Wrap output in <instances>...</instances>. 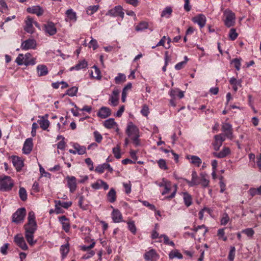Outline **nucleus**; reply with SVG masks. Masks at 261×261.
<instances>
[{
	"instance_id": "nucleus-1",
	"label": "nucleus",
	"mask_w": 261,
	"mask_h": 261,
	"mask_svg": "<svg viewBox=\"0 0 261 261\" xmlns=\"http://www.w3.org/2000/svg\"><path fill=\"white\" fill-rule=\"evenodd\" d=\"M37 227L35 213L31 211L28 214V222L24 225L25 238L31 246L34 245L36 243V241L34 240V234L37 230Z\"/></svg>"
},
{
	"instance_id": "nucleus-2",
	"label": "nucleus",
	"mask_w": 261,
	"mask_h": 261,
	"mask_svg": "<svg viewBox=\"0 0 261 261\" xmlns=\"http://www.w3.org/2000/svg\"><path fill=\"white\" fill-rule=\"evenodd\" d=\"M126 133L133 140V143L136 146L140 145V142L139 139L140 137L139 129L132 122L128 123L126 129Z\"/></svg>"
},
{
	"instance_id": "nucleus-3",
	"label": "nucleus",
	"mask_w": 261,
	"mask_h": 261,
	"mask_svg": "<svg viewBox=\"0 0 261 261\" xmlns=\"http://www.w3.org/2000/svg\"><path fill=\"white\" fill-rule=\"evenodd\" d=\"M16 62L19 65L23 64L25 65H34L35 64V59L32 58V55L30 53H27L25 55L19 54L15 60Z\"/></svg>"
},
{
	"instance_id": "nucleus-4",
	"label": "nucleus",
	"mask_w": 261,
	"mask_h": 261,
	"mask_svg": "<svg viewBox=\"0 0 261 261\" xmlns=\"http://www.w3.org/2000/svg\"><path fill=\"white\" fill-rule=\"evenodd\" d=\"M160 187H164V191L162 192V195H165L166 194L169 192L170 191L173 190V192L171 195L168 197V198H172L174 197L176 191L177 190V186L174 185V187H172L170 181L167 179L163 178L162 181L159 184Z\"/></svg>"
},
{
	"instance_id": "nucleus-5",
	"label": "nucleus",
	"mask_w": 261,
	"mask_h": 261,
	"mask_svg": "<svg viewBox=\"0 0 261 261\" xmlns=\"http://www.w3.org/2000/svg\"><path fill=\"white\" fill-rule=\"evenodd\" d=\"M14 183L10 176H4L0 178V190L7 191L11 190Z\"/></svg>"
},
{
	"instance_id": "nucleus-6",
	"label": "nucleus",
	"mask_w": 261,
	"mask_h": 261,
	"mask_svg": "<svg viewBox=\"0 0 261 261\" xmlns=\"http://www.w3.org/2000/svg\"><path fill=\"white\" fill-rule=\"evenodd\" d=\"M25 215L26 211L24 208H19L13 214L12 221L15 223H21L23 222Z\"/></svg>"
},
{
	"instance_id": "nucleus-7",
	"label": "nucleus",
	"mask_w": 261,
	"mask_h": 261,
	"mask_svg": "<svg viewBox=\"0 0 261 261\" xmlns=\"http://www.w3.org/2000/svg\"><path fill=\"white\" fill-rule=\"evenodd\" d=\"M123 9L120 6H117L115 8L110 10L107 13L106 15H109L113 17L120 16L123 18L124 17V13L123 12Z\"/></svg>"
},
{
	"instance_id": "nucleus-8",
	"label": "nucleus",
	"mask_w": 261,
	"mask_h": 261,
	"mask_svg": "<svg viewBox=\"0 0 261 261\" xmlns=\"http://www.w3.org/2000/svg\"><path fill=\"white\" fill-rule=\"evenodd\" d=\"M222 130L224 133V136L230 140H232L233 138L232 127L229 123L224 122L222 125Z\"/></svg>"
},
{
	"instance_id": "nucleus-9",
	"label": "nucleus",
	"mask_w": 261,
	"mask_h": 261,
	"mask_svg": "<svg viewBox=\"0 0 261 261\" xmlns=\"http://www.w3.org/2000/svg\"><path fill=\"white\" fill-rule=\"evenodd\" d=\"M226 18L225 24L228 28L233 26L235 22V15L230 11L225 12Z\"/></svg>"
},
{
	"instance_id": "nucleus-10",
	"label": "nucleus",
	"mask_w": 261,
	"mask_h": 261,
	"mask_svg": "<svg viewBox=\"0 0 261 261\" xmlns=\"http://www.w3.org/2000/svg\"><path fill=\"white\" fill-rule=\"evenodd\" d=\"M36 46V41L33 39H29L21 43V48L23 50L35 49Z\"/></svg>"
},
{
	"instance_id": "nucleus-11",
	"label": "nucleus",
	"mask_w": 261,
	"mask_h": 261,
	"mask_svg": "<svg viewBox=\"0 0 261 261\" xmlns=\"http://www.w3.org/2000/svg\"><path fill=\"white\" fill-rule=\"evenodd\" d=\"M66 180L67 181V186L69 188L70 192L71 193H73L77 188L76 178L73 176H67L66 177Z\"/></svg>"
},
{
	"instance_id": "nucleus-12",
	"label": "nucleus",
	"mask_w": 261,
	"mask_h": 261,
	"mask_svg": "<svg viewBox=\"0 0 261 261\" xmlns=\"http://www.w3.org/2000/svg\"><path fill=\"white\" fill-rule=\"evenodd\" d=\"M44 27L45 33L50 36L54 35L57 33V29L52 22H47L44 25Z\"/></svg>"
},
{
	"instance_id": "nucleus-13",
	"label": "nucleus",
	"mask_w": 261,
	"mask_h": 261,
	"mask_svg": "<svg viewBox=\"0 0 261 261\" xmlns=\"http://www.w3.org/2000/svg\"><path fill=\"white\" fill-rule=\"evenodd\" d=\"M144 256L146 261H156L159 258V255L154 249L146 252Z\"/></svg>"
},
{
	"instance_id": "nucleus-14",
	"label": "nucleus",
	"mask_w": 261,
	"mask_h": 261,
	"mask_svg": "<svg viewBox=\"0 0 261 261\" xmlns=\"http://www.w3.org/2000/svg\"><path fill=\"white\" fill-rule=\"evenodd\" d=\"M206 20L205 16L203 14H199L192 18L193 22L198 24L200 28H202L204 27Z\"/></svg>"
},
{
	"instance_id": "nucleus-15",
	"label": "nucleus",
	"mask_w": 261,
	"mask_h": 261,
	"mask_svg": "<svg viewBox=\"0 0 261 261\" xmlns=\"http://www.w3.org/2000/svg\"><path fill=\"white\" fill-rule=\"evenodd\" d=\"M120 91L118 89H115L110 96L109 101L111 105L116 106L118 103L119 95Z\"/></svg>"
},
{
	"instance_id": "nucleus-16",
	"label": "nucleus",
	"mask_w": 261,
	"mask_h": 261,
	"mask_svg": "<svg viewBox=\"0 0 261 261\" xmlns=\"http://www.w3.org/2000/svg\"><path fill=\"white\" fill-rule=\"evenodd\" d=\"M14 241L22 250H27L28 249L24 238L20 235H16L14 238Z\"/></svg>"
},
{
	"instance_id": "nucleus-17",
	"label": "nucleus",
	"mask_w": 261,
	"mask_h": 261,
	"mask_svg": "<svg viewBox=\"0 0 261 261\" xmlns=\"http://www.w3.org/2000/svg\"><path fill=\"white\" fill-rule=\"evenodd\" d=\"M183 179L187 182L189 187H193L200 184V181L198 179V177L195 171H192L191 180L190 181L186 179Z\"/></svg>"
},
{
	"instance_id": "nucleus-18",
	"label": "nucleus",
	"mask_w": 261,
	"mask_h": 261,
	"mask_svg": "<svg viewBox=\"0 0 261 261\" xmlns=\"http://www.w3.org/2000/svg\"><path fill=\"white\" fill-rule=\"evenodd\" d=\"M111 115V111L110 109L106 107H101L97 113V116L102 119L106 118Z\"/></svg>"
},
{
	"instance_id": "nucleus-19",
	"label": "nucleus",
	"mask_w": 261,
	"mask_h": 261,
	"mask_svg": "<svg viewBox=\"0 0 261 261\" xmlns=\"http://www.w3.org/2000/svg\"><path fill=\"white\" fill-rule=\"evenodd\" d=\"M183 202L187 207L190 206L193 203V198L191 194L187 192L181 193Z\"/></svg>"
},
{
	"instance_id": "nucleus-20",
	"label": "nucleus",
	"mask_w": 261,
	"mask_h": 261,
	"mask_svg": "<svg viewBox=\"0 0 261 261\" xmlns=\"http://www.w3.org/2000/svg\"><path fill=\"white\" fill-rule=\"evenodd\" d=\"M65 14L67 18L65 19L66 21L75 22L77 20L76 13L72 9H68Z\"/></svg>"
},
{
	"instance_id": "nucleus-21",
	"label": "nucleus",
	"mask_w": 261,
	"mask_h": 261,
	"mask_svg": "<svg viewBox=\"0 0 261 261\" xmlns=\"http://www.w3.org/2000/svg\"><path fill=\"white\" fill-rule=\"evenodd\" d=\"M33 148L32 139L31 138L27 139L23 145V152L25 154H29L31 152Z\"/></svg>"
},
{
	"instance_id": "nucleus-22",
	"label": "nucleus",
	"mask_w": 261,
	"mask_h": 261,
	"mask_svg": "<svg viewBox=\"0 0 261 261\" xmlns=\"http://www.w3.org/2000/svg\"><path fill=\"white\" fill-rule=\"evenodd\" d=\"M33 22L34 21L32 18L30 16L27 17L24 28V30L30 34H32L34 32Z\"/></svg>"
},
{
	"instance_id": "nucleus-23",
	"label": "nucleus",
	"mask_w": 261,
	"mask_h": 261,
	"mask_svg": "<svg viewBox=\"0 0 261 261\" xmlns=\"http://www.w3.org/2000/svg\"><path fill=\"white\" fill-rule=\"evenodd\" d=\"M27 12L30 13L35 14L39 16L43 14V10L39 6H34L27 8Z\"/></svg>"
},
{
	"instance_id": "nucleus-24",
	"label": "nucleus",
	"mask_w": 261,
	"mask_h": 261,
	"mask_svg": "<svg viewBox=\"0 0 261 261\" xmlns=\"http://www.w3.org/2000/svg\"><path fill=\"white\" fill-rule=\"evenodd\" d=\"M105 169H108L111 173L113 171V168L110 166V164L107 163H104L97 166L95 168V171L99 173H102Z\"/></svg>"
},
{
	"instance_id": "nucleus-25",
	"label": "nucleus",
	"mask_w": 261,
	"mask_h": 261,
	"mask_svg": "<svg viewBox=\"0 0 261 261\" xmlns=\"http://www.w3.org/2000/svg\"><path fill=\"white\" fill-rule=\"evenodd\" d=\"M112 218L115 223H119L122 221V216L117 209H114L112 213Z\"/></svg>"
},
{
	"instance_id": "nucleus-26",
	"label": "nucleus",
	"mask_w": 261,
	"mask_h": 261,
	"mask_svg": "<svg viewBox=\"0 0 261 261\" xmlns=\"http://www.w3.org/2000/svg\"><path fill=\"white\" fill-rule=\"evenodd\" d=\"M59 221L62 225V228L66 232H68L70 229L69 220L65 216H63L59 218Z\"/></svg>"
},
{
	"instance_id": "nucleus-27",
	"label": "nucleus",
	"mask_w": 261,
	"mask_h": 261,
	"mask_svg": "<svg viewBox=\"0 0 261 261\" xmlns=\"http://www.w3.org/2000/svg\"><path fill=\"white\" fill-rule=\"evenodd\" d=\"M40 119L38 120L37 122L40 125V127L43 130H46L49 125V122L45 117L39 116Z\"/></svg>"
},
{
	"instance_id": "nucleus-28",
	"label": "nucleus",
	"mask_w": 261,
	"mask_h": 261,
	"mask_svg": "<svg viewBox=\"0 0 261 261\" xmlns=\"http://www.w3.org/2000/svg\"><path fill=\"white\" fill-rule=\"evenodd\" d=\"M230 153V149L228 147H224L219 152L214 153V155L218 158H223L229 154Z\"/></svg>"
},
{
	"instance_id": "nucleus-29",
	"label": "nucleus",
	"mask_w": 261,
	"mask_h": 261,
	"mask_svg": "<svg viewBox=\"0 0 261 261\" xmlns=\"http://www.w3.org/2000/svg\"><path fill=\"white\" fill-rule=\"evenodd\" d=\"M193 230L195 233H198L200 237H203L207 231V229L204 225H199L195 227Z\"/></svg>"
},
{
	"instance_id": "nucleus-30",
	"label": "nucleus",
	"mask_w": 261,
	"mask_h": 261,
	"mask_svg": "<svg viewBox=\"0 0 261 261\" xmlns=\"http://www.w3.org/2000/svg\"><path fill=\"white\" fill-rule=\"evenodd\" d=\"M12 163L17 170H19L23 166V162L18 156H14L12 158Z\"/></svg>"
},
{
	"instance_id": "nucleus-31",
	"label": "nucleus",
	"mask_w": 261,
	"mask_h": 261,
	"mask_svg": "<svg viewBox=\"0 0 261 261\" xmlns=\"http://www.w3.org/2000/svg\"><path fill=\"white\" fill-rule=\"evenodd\" d=\"M37 71L39 76H45L47 74L48 71L47 67L44 65H39L37 67Z\"/></svg>"
},
{
	"instance_id": "nucleus-32",
	"label": "nucleus",
	"mask_w": 261,
	"mask_h": 261,
	"mask_svg": "<svg viewBox=\"0 0 261 261\" xmlns=\"http://www.w3.org/2000/svg\"><path fill=\"white\" fill-rule=\"evenodd\" d=\"M107 196L109 202L114 203L115 202L116 200L117 195L115 189L114 188H111L108 192Z\"/></svg>"
},
{
	"instance_id": "nucleus-33",
	"label": "nucleus",
	"mask_w": 261,
	"mask_h": 261,
	"mask_svg": "<svg viewBox=\"0 0 261 261\" xmlns=\"http://www.w3.org/2000/svg\"><path fill=\"white\" fill-rule=\"evenodd\" d=\"M200 184L201 185L202 187H203V188L208 187L210 181L207 179V175L204 172L201 173L200 174Z\"/></svg>"
},
{
	"instance_id": "nucleus-34",
	"label": "nucleus",
	"mask_w": 261,
	"mask_h": 261,
	"mask_svg": "<svg viewBox=\"0 0 261 261\" xmlns=\"http://www.w3.org/2000/svg\"><path fill=\"white\" fill-rule=\"evenodd\" d=\"M187 158L188 159L191 160V163L197 167H199L202 163L201 160L197 156L188 155Z\"/></svg>"
},
{
	"instance_id": "nucleus-35",
	"label": "nucleus",
	"mask_w": 261,
	"mask_h": 261,
	"mask_svg": "<svg viewBox=\"0 0 261 261\" xmlns=\"http://www.w3.org/2000/svg\"><path fill=\"white\" fill-rule=\"evenodd\" d=\"M87 62L85 60H83L79 61V62L76 65H75L74 66L71 67L70 70L71 71H72L73 70H81L82 69L87 67Z\"/></svg>"
},
{
	"instance_id": "nucleus-36",
	"label": "nucleus",
	"mask_w": 261,
	"mask_h": 261,
	"mask_svg": "<svg viewBox=\"0 0 261 261\" xmlns=\"http://www.w3.org/2000/svg\"><path fill=\"white\" fill-rule=\"evenodd\" d=\"M72 146L76 150V153L82 155L86 153V149L85 147L81 146L78 143H74Z\"/></svg>"
},
{
	"instance_id": "nucleus-37",
	"label": "nucleus",
	"mask_w": 261,
	"mask_h": 261,
	"mask_svg": "<svg viewBox=\"0 0 261 261\" xmlns=\"http://www.w3.org/2000/svg\"><path fill=\"white\" fill-rule=\"evenodd\" d=\"M241 80H237L235 77H231L229 80L230 84L232 86L234 91L238 90V86L241 87Z\"/></svg>"
},
{
	"instance_id": "nucleus-38",
	"label": "nucleus",
	"mask_w": 261,
	"mask_h": 261,
	"mask_svg": "<svg viewBox=\"0 0 261 261\" xmlns=\"http://www.w3.org/2000/svg\"><path fill=\"white\" fill-rule=\"evenodd\" d=\"M172 12V9L170 7H166L162 12L161 16L168 18L170 17Z\"/></svg>"
},
{
	"instance_id": "nucleus-39",
	"label": "nucleus",
	"mask_w": 261,
	"mask_h": 261,
	"mask_svg": "<svg viewBox=\"0 0 261 261\" xmlns=\"http://www.w3.org/2000/svg\"><path fill=\"white\" fill-rule=\"evenodd\" d=\"M103 125L105 127L111 129L116 125V123L113 118H110L104 122Z\"/></svg>"
},
{
	"instance_id": "nucleus-40",
	"label": "nucleus",
	"mask_w": 261,
	"mask_h": 261,
	"mask_svg": "<svg viewBox=\"0 0 261 261\" xmlns=\"http://www.w3.org/2000/svg\"><path fill=\"white\" fill-rule=\"evenodd\" d=\"M170 96L172 98L170 100V103L172 106L175 107L176 104L174 101V99H175L176 97H179V91L178 90H172L170 92Z\"/></svg>"
},
{
	"instance_id": "nucleus-41",
	"label": "nucleus",
	"mask_w": 261,
	"mask_h": 261,
	"mask_svg": "<svg viewBox=\"0 0 261 261\" xmlns=\"http://www.w3.org/2000/svg\"><path fill=\"white\" fill-rule=\"evenodd\" d=\"M126 81L125 75L121 73H119L118 75L115 78V83L117 84H120Z\"/></svg>"
},
{
	"instance_id": "nucleus-42",
	"label": "nucleus",
	"mask_w": 261,
	"mask_h": 261,
	"mask_svg": "<svg viewBox=\"0 0 261 261\" xmlns=\"http://www.w3.org/2000/svg\"><path fill=\"white\" fill-rule=\"evenodd\" d=\"M19 196L22 201H25L27 199V193L26 190L23 188H20L19 190Z\"/></svg>"
},
{
	"instance_id": "nucleus-43",
	"label": "nucleus",
	"mask_w": 261,
	"mask_h": 261,
	"mask_svg": "<svg viewBox=\"0 0 261 261\" xmlns=\"http://www.w3.org/2000/svg\"><path fill=\"white\" fill-rule=\"evenodd\" d=\"M92 68L94 70V72L91 71V74L92 77L95 78L96 79L100 80L101 77L100 75V71L95 65L93 66Z\"/></svg>"
},
{
	"instance_id": "nucleus-44",
	"label": "nucleus",
	"mask_w": 261,
	"mask_h": 261,
	"mask_svg": "<svg viewBox=\"0 0 261 261\" xmlns=\"http://www.w3.org/2000/svg\"><path fill=\"white\" fill-rule=\"evenodd\" d=\"M55 203H56V206H60L61 207H63L65 208H68L69 207H70L71 204L72 202H62L60 200H56Z\"/></svg>"
},
{
	"instance_id": "nucleus-45",
	"label": "nucleus",
	"mask_w": 261,
	"mask_h": 261,
	"mask_svg": "<svg viewBox=\"0 0 261 261\" xmlns=\"http://www.w3.org/2000/svg\"><path fill=\"white\" fill-rule=\"evenodd\" d=\"M98 5L90 6L87 9V14L89 15H92L93 13H94L98 10Z\"/></svg>"
},
{
	"instance_id": "nucleus-46",
	"label": "nucleus",
	"mask_w": 261,
	"mask_h": 261,
	"mask_svg": "<svg viewBox=\"0 0 261 261\" xmlns=\"http://www.w3.org/2000/svg\"><path fill=\"white\" fill-rule=\"evenodd\" d=\"M69 245L68 244H66V245H62L61 246L60 251H61L62 256L63 257H64L66 256V255L68 254V253L69 252Z\"/></svg>"
},
{
	"instance_id": "nucleus-47",
	"label": "nucleus",
	"mask_w": 261,
	"mask_h": 261,
	"mask_svg": "<svg viewBox=\"0 0 261 261\" xmlns=\"http://www.w3.org/2000/svg\"><path fill=\"white\" fill-rule=\"evenodd\" d=\"M132 87V85L130 83H128L123 88L122 93V101L123 102L125 101L127 93L126 92V89H131Z\"/></svg>"
},
{
	"instance_id": "nucleus-48",
	"label": "nucleus",
	"mask_w": 261,
	"mask_h": 261,
	"mask_svg": "<svg viewBox=\"0 0 261 261\" xmlns=\"http://www.w3.org/2000/svg\"><path fill=\"white\" fill-rule=\"evenodd\" d=\"M236 254V248L234 246H231L229 252L228 258L229 261H233Z\"/></svg>"
},
{
	"instance_id": "nucleus-49",
	"label": "nucleus",
	"mask_w": 261,
	"mask_h": 261,
	"mask_svg": "<svg viewBox=\"0 0 261 261\" xmlns=\"http://www.w3.org/2000/svg\"><path fill=\"white\" fill-rule=\"evenodd\" d=\"M238 36V34L236 32V30L234 28H232L230 30L229 33V37L230 40H234Z\"/></svg>"
},
{
	"instance_id": "nucleus-50",
	"label": "nucleus",
	"mask_w": 261,
	"mask_h": 261,
	"mask_svg": "<svg viewBox=\"0 0 261 261\" xmlns=\"http://www.w3.org/2000/svg\"><path fill=\"white\" fill-rule=\"evenodd\" d=\"M148 23L146 22H141L136 27L137 31H141L147 28Z\"/></svg>"
},
{
	"instance_id": "nucleus-51",
	"label": "nucleus",
	"mask_w": 261,
	"mask_h": 261,
	"mask_svg": "<svg viewBox=\"0 0 261 261\" xmlns=\"http://www.w3.org/2000/svg\"><path fill=\"white\" fill-rule=\"evenodd\" d=\"M128 228L133 234L136 232V227L135 225V222L133 221H129L127 222Z\"/></svg>"
},
{
	"instance_id": "nucleus-52",
	"label": "nucleus",
	"mask_w": 261,
	"mask_h": 261,
	"mask_svg": "<svg viewBox=\"0 0 261 261\" xmlns=\"http://www.w3.org/2000/svg\"><path fill=\"white\" fill-rule=\"evenodd\" d=\"M214 139L215 141L219 142V144H220V145H222L223 142L225 140V136L222 134L215 135Z\"/></svg>"
},
{
	"instance_id": "nucleus-53",
	"label": "nucleus",
	"mask_w": 261,
	"mask_h": 261,
	"mask_svg": "<svg viewBox=\"0 0 261 261\" xmlns=\"http://www.w3.org/2000/svg\"><path fill=\"white\" fill-rule=\"evenodd\" d=\"M184 2V9L186 12H189L192 9V5L190 4V0H183Z\"/></svg>"
},
{
	"instance_id": "nucleus-54",
	"label": "nucleus",
	"mask_w": 261,
	"mask_h": 261,
	"mask_svg": "<svg viewBox=\"0 0 261 261\" xmlns=\"http://www.w3.org/2000/svg\"><path fill=\"white\" fill-rule=\"evenodd\" d=\"M242 233H245L249 237H252L254 234V231L251 228H248L243 229L241 231Z\"/></svg>"
},
{
	"instance_id": "nucleus-55",
	"label": "nucleus",
	"mask_w": 261,
	"mask_h": 261,
	"mask_svg": "<svg viewBox=\"0 0 261 261\" xmlns=\"http://www.w3.org/2000/svg\"><path fill=\"white\" fill-rule=\"evenodd\" d=\"M77 88L76 87H72V88L67 90L66 94L70 96H73L76 95L77 92Z\"/></svg>"
},
{
	"instance_id": "nucleus-56",
	"label": "nucleus",
	"mask_w": 261,
	"mask_h": 261,
	"mask_svg": "<svg viewBox=\"0 0 261 261\" xmlns=\"http://www.w3.org/2000/svg\"><path fill=\"white\" fill-rule=\"evenodd\" d=\"M113 153H114V156L116 158L120 159L121 156L120 147L117 146V147L113 148Z\"/></svg>"
},
{
	"instance_id": "nucleus-57",
	"label": "nucleus",
	"mask_w": 261,
	"mask_h": 261,
	"mask_svg": "<svg viewBox=\"0 0 261 261\" xmlns=\"http://www.w3.org/2000/svg\"><path fill=\"white\" fill-rule=\"evenodd\" d=\"M218 236L220 239H221L224 241H226L227 240V237L225 236V232L224 228L219 229L218 231Z\"/></svg>"
},
{
	"instance_id": "nucleus-58",
	"label": "nucleus",
	"mask_w": 261,
	"mask_h": 261,
	"mask_svg": "<svg viewBox=\"0 0 261 261\" xmlns=\"http://www.w3.org/2000/svg\"><path fill=\"white\" fill-rule=\"evenodd\" d=\"M158 163L160 168L163 170H167L168 169L166 162L164 159H160L158 161Z\"/></svg>"
},
{
	"instance_id": "nucleus-59",
	"label": "nucleus",
	"mask_w": 261,
	"mask_h": 261,
	"mask_svg": "<svg viewBox=\"0 0 261 261\" xmlns=\"http://www.w3.org/2000/svg\"><path fill=\"white\" fill-rule=\"evenodd\" d=\"M231 63H233L234 64V66L238 71H239L240 69L241 65V59L236 58L232 61Z\"/></svg>"
},
{
	"instance_id": "nucleus-60",
	"label": "nucleus",
	"mask_w": 261,
	"mask_h": 261,
	"mask_svg": "<svg viewBox=\"0 0 261 261\" xmlns=\"http://www.w3.org/2000/svg\"><path fill=\"white\" fill-rule=\"evenodd\" d=\"M167 40L168 43H169L171 41V39L169 38H166V36H164L161 40L158 43L156 46H164L165 41Z\"/></svg>"
},
{
	"instance_id": "nucleus-61",
	"label": "nucleus",
	"mask_w": 261,
	"mask_h": 261,
	"mask_svg": "<svg viewBox=\"0 0 261 261\" xmlns=\"http://www.w3.org/2000/svg\"><path fill=\"white\" fill-rule=\"evenodd\" d=\"M99 181H102L101 179H98L97 181L91 185V187L95 190H98L102 188V184L99 183Z\"/></svg>"
},
{
	"instance_id": "nucleus-62",
	"label": "nucleus",
	"mask_w": 261,
	"mask_h": 261,
	"mask_svg": "<svg viewBox=\"0 0 261 261\" xmlns=\"http://www.w3.org/2000/svg\"><path fill=\"white\" fill-rule=\"evenodd\" d=\"M94 136L95 140L96 142H97V143L101 142V141L102 139V137L99 133H98L97 131L94 132Z\"/></svg>"
},
{
	"instance_id": "nucleus-63",
	"label": "nucleus",
	"mask_w": 261,
	"mask_h": 261,
	"mask_svg": "<svg viewBox=\"0 0 261 261\" xmlns=\"http://www.w3.org/2000/svg\"><path fill=\"white\" fill-rule=\"evenodd\" d=\"M229 221V217L227 214H225L221 220V224L225 225Z\"/></svg>"
},
{
	"instance_id": "nucleus-64",
	"label": "nucleus",
	"mask_w": 261,
	"mask_h": 261,
	"mask_svg": "<svg viewBox=\"0 0 261 261\" xmlns=\"http://www.w3.org/2000/svg\"><path fill=\"white\" fill-rule=\"evenodd\" d=\"M92 47L93 50L96 49L98 47L97 42L95 39L92 38L89 43V47Z\"/></svg>"
}]
</instances>
